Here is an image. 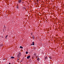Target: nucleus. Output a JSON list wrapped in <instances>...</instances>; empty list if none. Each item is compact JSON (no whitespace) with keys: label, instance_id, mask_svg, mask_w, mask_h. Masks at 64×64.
Returning <instances> with one entry per match:
<instances>
[{"label":"nucleus","instance_id":"1","mask_svg":"<svg viewBox=\"0 0 64 64\" xmlns=\"http://www.w3.org/2000/svg\"><path fill=\"white\" fill-rule=\"evenodd\" d=\"M21 56V53L19 52L18 54V58H19V57H20V56Z\"/></svg>","mask_w":64,"mask_h":64},{"label":"nucleus","instance_id":"2","mask_svg":"<svg viewBox=\"0 0 64 64\" xmlns=\"http://www.w3.org/2000/svg\"><path fill=\"white\" fill-rule=\"evenodd\" d=\"M22 0H18V2L19 3H21V2H22Z\"/></svg>","mask_w":64,"mask_h":64},{"label":"nucleus","instance_id":"3","mask_svg":"<svg viewBox=\"0 0 64 64\" xmlns=\"http://www.w3.org/2000/svg\"><path fill=\"white\" fill-rule=\"evenodd\" d=\"M30 56H28L27 57V59H29L30 58Z\"/></svg>","mask_w":64,"mask_h":64},{"label":"nucleus","instance_id":"4","mask_svg":"<svg viewBox=\"0 0 64 64\" xmlns=\"http://www.w3.org/2000/svg\"><path fill=\"white\" fill-rule=\"evenodd\" d=\"M11 58H12V59H13V58H14V57L13 56H12L11 57Z\"/></svg>","mask_w":64,"mask_h":64},{"label":"nucleus","instance_id":"5","mask_svg":"<svg viewBox=\"0 0 64 64\" xmlns=\"http://www.w3.org/2000/svg\"><path fill=\"white\" fill-rule=\"evenodd\" d=\"M32 43H33V44H32L33 45H34V42H32Z\"/></svg>","mask_w":64,"mask_h":64},{"label":"nucleus","instance_id":"6","mask_svg":"<svg viewBox=\"0 0 64 64\" xmlns=\"http://www.w3.org/2000/svg\"><path fill=\"white\" fill-rule=\"evenodd\" d=\"M20 48H22V49L23 48V47H22V46H20Z\"/></svg>","mask_w":64,"mask_h":64},{"label":"nucleus","instance_id":"7","mask_svg":"<svg viewBox=\"0 0 64 64\" xmlns=\"http://www.w3.org/2000/svg\"><path fill=\"white\" fill-rule=\"evenodd\" d=\"M34 56H36V54H34Z\"/></svg>","mask_w":64,"mask_h":64},{"label":"nucleus","instance_id":"8","mask_svg":"<svg viewBox=\"0 0 64 64\" xmlns=\"http://www.w3.org/2000/svg\"><path fill=\"white\" fill-rule=\"evenodd\" d=\"M28 52H26V54H28Z\"/></svg>","mask_w":64,"mask_h":64},{"label":"nucleus","instance_id":"9","mask_svg":"<svg viewBox=\"0 0 64 64\" xmlns=\"http://www.w3.org/2000/svg\"><path fill=\"white\" fill-rule=\"evenodd\" d=\"M37 60H38H38H39V58H37Z\"/></svg>","mask_w":64,"mask_h":64},{"label":"nucleus","instance_id":"10","mask_svg":"<svg viewBox=\"0 0 64 64\" xmlns=\"http://www.w3.org/2000/svg\"><path fill=\"white\" fill-rule=\"evenodd\" d=\"M47 58L46 57H45V59L46 60V59H47Z\"/></svg>","mask_w":64,"mask_h":64},{"label":"nucleus","instance_id":"11","mask_svg":"<svg viewBox=\"0 0 64 64\" xmlns=\"http://www.w3.org/2000/svg\"><path fill=\"white\" fill-rule=\"evenodd\" d=\"M49 58H50V59H52V58L50 57H49Z\"/></svg>","mask_w":64,"mask_h":64},{"label":"nucleus","instance_id":"12","mask_svg":"<svg viewBox=\"0 0 64 64\" xmlns=\"http://www.w3.org/2000/svg\"><path fill=\"white\" fill-rule=\"evenodd\" d=\"M37 2H38V0H37Z\"/></svg>","mask_w":64,"mask_h":64},{"label":"nucleus","instance_id":"13","mask_svg":"<svg viewBox=\"0 0 64 64\" xmlns=\"http://www.w3.org/2000/svg\"><path fill=\"white\" fill-rule=\"evenodd\" d=\"M22 4H23V3H24V2H22Z\"/></svg>","mask_w":64,"mask_h":64},{"label":"nucleus","instance_id":"14","mask_svg":"<svg viewBox=\"0 0 64 64\" xmlns=\"http://www.w3.org/2000/svg\"><path fill=\"white\" fill-rule=\"evenodd\" d=\"M8 36H7L6 37H7Z\"/></svg>","mask_w":64,"mask_h":64},{"label":"nucleus","instance_id":"15","mask_svg":"<svg viewBox=\"0 0 64 64\" xmlns=\"http://www.w3.org/2000/svg\"><path fill=\"white\" fill-rule=\"evenodd\" d=\"M6 37H6V39H7V38Z\"/></svg>","mask_w":64,"mask_h":64},{"label":"nucleus","instance_id":"16","mask_svg":"<svg viewBox=\"0 0 64 64\" xmlns=\"http://www.w3.org/2000/svg\"><path fill=\"white\" fill-rule=\"evenodd\" d=\"M17 60H19V59H18Z\"/></svg>","mask_w":64,"mask_h":64},{"label":"nucleus","instance_id":"17","mask_svg":"<svg viewBox=\"0 0 64 64\" xmlns=\"http://www.w3.org/2000/svg\"><path fill=\"white\" fill-rule=\"evenodd\" d=\"M31 45H32V44H31Z\"/></svg>","mask_w":64,"mask_h":64},{"label":"nucleus","instance_id":"18","mask_svg":"<svg viewBox=\"0 0 64 64\" xmlns=\"http://www.w3.org/2000/svg\"><path fill=\"white\" fill-rule=\"evenodd\" d=\"M33 57H32V58H33Z\"/></svg>","mask_w":64,"mask_h":64},{"label":"nucleus","instance_id":"19","mask_svg":"<svg viewBox=\"0 0 64 64\" xmlns=\"http://www.w3.org/2000/svg\"><path fill=\"white\" fill-rule=\"evenodd\" d=\"M39 0V1H40L41 0Z\"/></svg>","mask_w":64,"mask_h":64},{"label":"nucleus","instance_id":"20","mask_svg":"<svg viewBox=\"0 0 64 64\" xmlns=\"http://www.w3.org/2000/svg\"><path fill=\"white\" fill-rule=\"evenodd\" d=\"M22 62V61H21V62Z\"/></svg>","mask_w":64,"mask_h":64}]
</instances>
